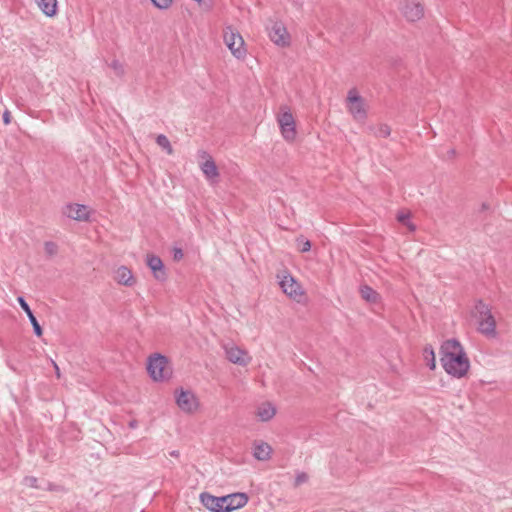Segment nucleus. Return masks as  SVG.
<instances>
[{
  "instance_id": "1",
  "label": "nucleus",
  "mask_w": 512,
  "mask_h": 512,
  "mask_svg": "<svg viewBox=\"0 0 512 512\" xmlns=\"http://www.w3.org/2000/svg\"><path fill=\"white\" fill-rule=\"evenodd\" d=\"M441 363L444 370L453 377H464L470 362L461 344L455 339L445 341L441 346Z\"/></svg>"
},
{
  "instance_id": "2",
  "label": "nucleus",
  "mask_w": 512,
  "mask_h": 512,
  "mask_svg": "<svg viewBox=\"0 0 512 512\" xmlns=\"http://www.w3.org/2000/svg\"><path fill=\"white\" fill-rule=\"evenodd\" d=\"M200 501L204 507L212 512H231L245 506L248 502V497L244 493H233L216 497L204 492L200 494Z\"/></svg>"
},
{
  "instance_id": "3",
  "label": "nucleus",
  "mask_w": 512,
  "mask_h": 512,
  "mask_svg": "<svg viewBox=\"0 0 512 512\" xmlns=\"http://www.w3.org/2000/svg\"><path fill=\"white\" fill-rule=\"evenodd\" d=\"M475 309L477 313L478 331L487 338H495L497 336L496 320L492 315L490 307L479 300Z\"/></svg>"
},
{
  "instance_id": "4",
  "label": "nucleus",
  "mask_w": 512,
  "mask_h": 512,
  "mask_svg": "<svg viewBox=\"0 0 512 512\" xmlns=\"http://www.w3.org/2000/svg\"><path fill=\"white\" fill-rule=\"evenodd\" d=\"M346 107L355 121L364 122L367 118L365 100L358 94L356 89L348 91Z\"/></svg>"
},
{
  "instance_id": "5",
  "label": "nucleus",
  "mask_w": 512,
  "mask_h": 512,
  "mask_svg": "<svg viewBox=\"0 0 512 512\" xmlns=\"http://www.w3.org/2000/svg\"><path fill=\"white\" fill-rule=\"evenodd\" d=\"M147 370L155 381L166 380L170 377L171 374L167 358L160 354H156L155 356L149 358Z\"/></svg>"
},
{
  "instance_id": "6",
  "label": "nucleus",
  "mask_w": 512,
  "mask_h": 512,
  "mask_svg": "<svg viewBox=\"0 0 512 512\" xmlns=\"http://www.w3.org/2000/svg\"><path fill=\"white\" fill-rule=\"evenodd\" d=\"M223 39L231 53L238 59L246 54L242 36L231 26H227L223 32Z\"/></svg>"
},
{
  "instance_id": "7",
  "label": "nucleus",
  "mask_w": 512,
  "mask_h": 512,
  "mask_svg": "<svg viewBox=\"0 0 512 512\" xmlns=\"http://www.w3.org/2000/svg\"><path fill=\"white\" fill-rule=\"evenodd\" d=\"M277 121L283 138L289 142L293 141L296 137V128L295 120L290 110L286 107L281 108Z\"/></svg>"
},
{
  "instance_id": "8",
  "label": "nucleus",
  "mask_w": 512,
  "mask_h": 512,
  "mask_svg": "<svg viewBox=\"0 0 512 512\" xmlns=\"http://www.w3.org/2000/svg\"><path fill=\"white\" fill-rule=\"evenodd\" d=\"M175 400L177 406L185 413L192 414L197 411L199 401L196 395L190 390H176Z\"/></svg>"
},
{
  "instance_id": "9",
  "label": "nucleus",
  "mask_w": 512,
  "mask_h": 512,
  "mask_svg": "<svg viewBox=\"0 0 512 512\" xmlns=\"http://www.w3.org/2000/svg\"><path fill=\"white\" fill-rule=\"evenodd\" d=\"M223 349L225 351L226 358L233 364L247 366L252 360L246 350L234 344H224Z\"/></svg>"
},
{
  "instance_id": "10",
  "label": "nucleus",
  "mask_w": 512,
  "mask_h": 512,
  "mask_svg": "<svg viewBox=\"0 0 512 512\" xmlns=\"http://www.w3.org/2000/svg\"><path fill=\"white\" fill-rule=\"evenodd\" d=\"M270 39L278 46H288L290 44V36L286 27L281 22H274L269 32Z\"/></svg>"
},
{
  "instance_id": "11",
  "label": "nucleus",
  "mask_w": 512,
  "mask_h": 512,
  "mask_svg": "<svg viewBox=\"0 0 512 512\" xmlns=\"http://www.w3.org/2000/svg\"><path fill=\"white\" fill-rule=\"evenodd\" d=\"M404 17L411 22L421 19L424 15V8L416 0H408L402 7Z\"/></svg>"
},
{
  "instance_id": "12",
  "label": "nucleus",
  "mask_w": 512,
  "mask_h": 512,
  "mask_svg": "<svg viewBox=\"0 0 512 512\" xmlns=\"http://www.w3.org/2000/svg\"><path fill=\"white\" fill-rule=\"evenodd\" d=\"M283 292L293 299H299L303 292L299 283L291 276H284L280 281Z\"/></svg>"
},
{
  "instance_id": "13",
  "label": "nucleus",
  "mask_w": 512,
  "mask_h": 512,
  "mask_svg": "<svg viewBox=\"0 0 512 512\" xmlns=\"http://www.w3.org/2000/svg\"><path fill=\"white\" fill-rule=\"evenodd\" d=\"M89 208L82 204H69L65 207L64 214L77 221H86L89 218Z\"/></svg>"
},
{
  "instance_id": "14",
  "label": "nucleus",
  "mask_w": 512,
  "mask_h": 512,
  "mask_svg": "<svg viewBox=\"0 0 512 512\" xmlns=\"http://www.w3.org/2000/svg\"><path fill=\"white\" fill-rule=\"evenodd\" d=\"M146 264L152 270L154 277L157 280L163 281L166 279L163 262L158 256L148 254L146 258Z\"/></svg>"
},
{
  "instance_id": "15",
  "label": "nucleus",
  "mask_w": 512,
  "mask_h": 512,
  "mask_svg": "<svg viewBox=\"0 0 512 512\" xmlns=\"http://www.w3.org/2000/svg\"><path fill=\"white\" fill-rule=\"evenodd\" d=\"M114 280L121 285L133 286L136 282L132 271L126 266H120L115 270Z\"/></svg>"
},
{
  "instance_id": "16",
  "label": "nucleus",
  "mask_w": 512,
  "mask_h": 512,
  "mask_svg": "<svg viewBox=\"0 0 512 512\" xmlns=\"http://www.w3.org/2000/svg\"><path fill=\"white\" fill-rule=\"evenodd\" d=\"M18 300V303L20 304L21 308L25 311V313L27 314L32 326H33V330H34V333L37 335V336H41L42 335V328L40 326V324L38 323L36 317L34 316L32 310L30 309L29 305L27 304V302L25 301V299L23 297H18L17 298Z\"/></svg>"
},
{
  "instance_id": "17",
  "label": "nucleus",
  "mask_w": 512,
  "mask_h": 512,
  "mask_svg": "<svg viewBox=\"0 0 512 512\" xmlns=\"http://www.w3.org/2000/svg\"><path fill=\"white\" fill-rule=\"evenodd\" d=\"M201 170L211 182H215L219 176L218 168L211 157L201 164Z\"/></svg>"
},
{
  "instance_id": "18",
  "label": "nucleus",
  "mask_w": 512,
  "mask_h": 512,
  "mask_svg": "<svg viewBox=\"0 0 512 512\" xmlns=\"http://www.w3.org/2000/svg\"><path fill=\"white\" fill-rule=\"evenodd\" d=\"M39 9L48 17L57 13V0H35Z\"/></svg>"
},
{
  "instance_id": "19",
  "label": "nucleus",
  "mask_w": 512,
  "mask_h": 512,
  "mask_svg": "<svg viewBox=\"0 0 512 512\" xmlns=\"http://www.w3.org/2000/svg\"><path fill=\"white\" fill-rule=\"evenodd\" d=\"M272 449L270 445L265 442L255 444L254 457L260 461H265L270 458Z\"/></svg>"
},
{
  "instance_id": "20",
  "label": "nucleus",
  "mask_w": 512,
  "mask_h": 512,
  "mask_svg": "<svg viewBox=\"0 0 512 512\" xmlns=\"http://www.w3.org/2000/svg\"><path fill=\"white\" fill-rule=\"evenodd\" d=\"M360 294L368 303L376 304L380 301L379 293L368 285H362L360 287Z\"/></svg>"
},
{
  "instance_id": "21",
  "label": "nucleus",
  "mask_w": 512,
  "mask_h": 512,
  "mask_svg": "<svg viewBox=\"0 0 512 512\" xmlns=\"http://www.w3.org/2000/svg\"><path fill=\"white\" fill-rule=\"evenodd\" d=\"M276 409L271 403H263L257 409V416L262 421H268L274 417Z\"/></svg>"
},
{
  "instance_id": "22",
  "label": "nucleus",
  "mask_w": 512,
  "mask_h": 512,
  "mask_svg": "<svg viewBox=\"0 0 512 512\" xmlns=\"http://www.w3.org/2000/svg\"><path fill=\"white\" fill-rule=\"evenodd\" d=\"M370 132L376 137L387 138L391 134V128L387 124H377L369 127Z\"/></svg>"
},
{
  "instance_id": "23",
  "label": "nucleus",
  "mask_w": 512,
  "mask_h": 512,
  "mask_svg": "<svg viewBox=\"0 0 512 512\" xmlns=\"http://www.w3.org/2000/svg\"><path fill=\"white\" fill-rule=\"evenodd\" d=\"M423 357L426 361L427 366L431 370H434L436 368V359H435V353H434L432 346H430V345L425 346V348L423 349Z\"/></svg>"
},
{
  "instance_id": "24",
  "label": "nucleus",
  "mask_w": 512,
  "mask_h": 512,
  "mask_svg": "<svg viewBox=\"0 0 512 512\" xmlns=\"http://www.w3.org/2000/svg\"><path fill=\"white\" fill-rule=\"evenodd\" d=\"M156 143L162 149H164L169 155L173 154V148L170 144L169 139L165 135H163V134L158 135L156 138Z\"/></svg>"
},
{
  "instance_id": "25",
  "label": "nucleus",
  "mask_w": 512,
  "mask_h": 512,
  "mask_svg": "<svg viewBox=\"0 0 512 512\" xmlns=\"http://www.w3.org/2000/svg\"><path fill=\"white\" fill-rule=\"evenodd\" d=\"M397 220L405 225L410 231H415L416 227L413 223L409 221V214L405 212H400L397 215Z\"/></svg>"
},
{
  "instance_id": "26",
  "label": "nucleus",
  "mask_w": 512,
  "mask_h": 512,
  "mask_svg": "<svg viewBox=\"0 0 512 512\" xmlns=\"http://www.w3.org/2000/svg\"><path fill=\"white\" fill-rule=\"evenodd\" d=\"M109 66L111 67V69H113L114 73L121 77L124 75L125 73V69H124V66L121 62H119L118 60L114 59L110 64Z\"/></svg>"
},
{
  "instance_id": "27",
  "label": "nucleus",
  "mask_w": 512,
  "mask_h": 512,
  "mask_svg": "<svg viewBox=\"0 0 512 512\" xmlns=\"http://www.w3.org/2000/svg\"><path fill=\"white\" fill-rule=\"evenodd\" d=\"M44 250L49 257H52L57 254L58 245L52 241H47L44 244Z\"/></svg>"
},
{
  "instance_id": "28",
  "label": "nucleus",
  "mask_w": 512,
  "mask_h": 512,
  "mask_svg": "<svg viewBox=\"0 0 512 512\" xmlns=\"http://www.w3.org/2000/svg\"><path fill=\"white\" fill-rule=\"evenodd\" d=\"M151 2L155 7L162 10L168 9L172 4V0H151Z\"/></svg>"
},
{
  "instance_id": "29",
  "label": "nucleus",
  "mask_w": 512,
  "mask_h": 512,
  "mask_svg": "<svg viewBox=\"0 0 512 512\" xmlns=\"http://www.w3.org/2000/svg\"><path fill=\"white\" fill-rule=\"evenodd\" d=\"M37 482H38V480L34 476H26L23 479V484L28 487H31V488H39V486L37 485Z\"/></svg>"
},
{
  "instance_id": "30",
  "label": "nucleus",
  "mask_w": 512,
  "mask_h": 512,
  "mask_svg": "<svg viewBox=\"0 0 512 512\" xmlns=\"http://www.w3.org/2000/svg\"><path fill=\"white\" fill-rule=\"evenodd\" d=\"M308 481V475L304 472H300L296 475L295 486H299Z\"/></svg>"
},
{
  "instance_id": "31",
  "label": "nucleus",
  "mask_w": 512,
  "mask_h": 512,
  "mask_svg": "<svg viewBox=\"0 0 512 512\" xmlns=\"http://www.w3.org/2000/svg\"><path fill=\"white\" fill-rule=\"evenodd\" d=\"M301 247H300V251L301 252H307L311 249V242L309 240H301Z\"/></svg>"
},
{
  "instance_id": "32",
  "label": "nucleus",
  "mask_w": 512,
  "mask_h": 512,
  "mask_svg": "<svg viewBox=\"0 0 512 512\" xmlns=\"http://www.w3.org/2000/svg\"><path fill=\"white\" fill-rule=\"evenodd\" d=\"M3 122L8 125L11 122V114L8 110L4 111L3 113Z\"/></svg>"
},
{
  "instance_id": "33",
  "label": "nucleus",
  "mask_w": 512,
  "mask_h": 512,
  "mask_svg": "<svg viewBox=\"0 0 512 512\" xmlns=\"http://www.w3.org/2000/svg\"><path fill=\"white\" fill-rule=\"evenodd\" d=\"M183 257V253L180 249L175 251L174 258L175 259H181Z\"/></svg>"
},
{
  "instance_id": "34",
  "label": "nucleus",
  "mask_w": 512,
  "mask_h": 512,
  "mask_svg": "<svg viewBox=\"0 0 512 512\" xmlns=\"http://www.w3.org/2000/svg\"><path fill=\"white\" fill-rule=\"evenodd\" d=\"M52 364H53V366H54V368H55L56 375H57V377L59 378V377H60V370H59V367H58V365L56 364V362H54V361H52Z\"/></svg>"
},
{
  "instance_id": "35",
  "label": "nucleus",
  "mask_w": 512,
  "mask_h": 512,
  "mask_svg": "<svg viewBox=\"0 0 512 512\" xmlns=\"http://www.w3.org/2000/svg\"><path fill=\"white\" fill-rule=\"evenodd\" d=\"M170 455H171V456H173V457H178L179 452H178V451H172V452L170 453Z\"/></svg>"
},
{
  "instance_id": "36",
  "label": "nucleus",
  "mask_w": 512,
  "mask_h": 512,
  "mask_svg": "<svg viewBox=\"0 0 512 512\" xmlns=\"http://www.w3.org/2000/svg\"><path fill=\"white\" fill-rule=\"evenodd\" d=\"M196 2L200 3L202 0H195Z\"/></svg>"
}]
</instances>
